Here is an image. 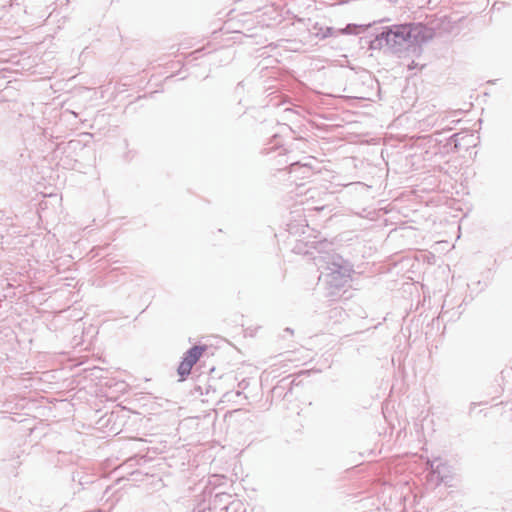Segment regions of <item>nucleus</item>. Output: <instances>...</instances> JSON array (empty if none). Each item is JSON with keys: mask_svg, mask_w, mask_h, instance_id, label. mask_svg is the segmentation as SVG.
Here are the masks:
<instances>
[{"mask_svg": "<svg viewBox=\"0 0 512 512\" xmlns=\"http://www.w3.org/2000/svg\"><path fill=\"white\" fill-rule=\"evenodd\" d=\"M388 44L420 43L427 36V29L421 24L396 25L383 33Z\"/></svg>", "mask_w": 512, "mask_h": 512, "instance_id": "f257e3e1", "label": "nucleus"}, {"mask_svg": "<svg viewBox=\"0 0 512 512\" xmlns=\"http://www.w3.org/2000/svg\"><path fill=\"white\" fill-rule=\"evenodd\" d=\"M206 351V346H193L190 348L183 356L182 361L180 362L177 372L180 376V381L186 379V377L191 373L193 366L199 361L202 355Z\"/></svg>", "mask_w": 512, "mask_h": 512, "instance_id": "f03ea898", "label": "nucleus"}]
</instances>
